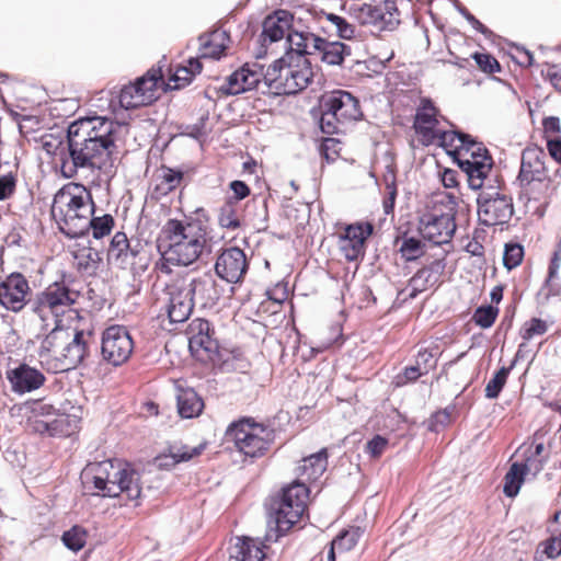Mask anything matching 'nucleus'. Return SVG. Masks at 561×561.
Instances as JSON below:
<instances>
[{
  "mask_svg": "<svg viewBox=\"0 0 561 561\" xmlns=\"http://www.w3.org/2000/svg\"><path fill=\"white\" fill-rule=\"evenodd\" d=\"M121 125L106 117L72 122L67 128V148L60 152V173L73 179L80 172L113 173L117 160L115 134Z\"/></svg>",
  "mask_w": 561,
  "mask_h": 561,
  "instance_id": "f257e3e1",
  "label": "nucleus"
},
{
  "mask_svg": "<svg viewBox=\"0 0 561 561\" xmlns=\"http://www.w3.org/2000/svg\"><path fill=\"white\" fill-rule=\"evenodd\" d=\"M308 496L309 489L302 482L294 481L284 486L270 505L263 539L238 538L228 561H263L268 545L276 542L302 517Z\"/></svg>",
  "mask_w": 561,
  "mask_h": 561,
  "instance_id": "f03ea898",
  "label": "nucleus"
},
{
  "mask_svg": "<svg viewBox=\"0 0 561 561\" xmlns=\"http://www.w3.org/2000/svg\"><path fill=\"white\" fill-rule=\"evenodd\" d=\"M294 54H296L295 49L288 44L285 55L274 60L266 70L257 61L247 62L229 75L224 84L213 90L217 96L238 95L254 89L259 90L263 83L265 88L261 90L263 94L273 92L276 95H282L285 68H287L288 59H294Z\"/></svg>",
  "mask_w": 561,
  "mask_h": 561,
  "instance_id": "7ed1b4c3",
  "label": "nucleus"
},
{
  "mask_svg": "<svg viewBox=\"0 0 561 561\" xmlns=\"http://www.w3.org/2000/svg\"><path fill=\"white\" fill-rule=\"evenodd\" d=\"M81 479L85 490L90 491L91 484L96 490L91 492L92 495L116 497L125 493L130 501H137L141 495L140 473L129 465L121 467L116 460L89 463Z\"/></svg>",
  "mask_w": 561,
  "mask_h": 561,
  "instance_id": "20e7f679",
  "label": "nucleus"
},
{
  "mask_svg": "<svg viewBox=\"0 0 561 561\" xmlns=\"http://www.w3.org/2000/svg\"><path fill=\"white\" fill-rule=\"evenodd\" d=\"M545 159V151L538 147H527L522 152L517 181L529 199L541 201L550 197L560 185V170L557 169L550 175Z\"/></svg>",
  "mask_w": 561,
  "mask_h": 561,
  "instance_id": "39448f33",
  "label": "nucleus"
},
{
  "mask_svg": "<svg viewBox=\"0 0 561 561\" xmlns=\"http://www.w3.org/2000/svg\"><path fill=\"white\" fill-rule=\"evenodd\" d=\"M319 127L327 135L339 134L344 124L363 117L358 99L346 90L325 92L319 100Z\"/></svg>",
  "mask_w": 561,
  "mask_h": 561,
  "instance_id": "423d86ee",
  "label": "nucleus"
},
{
  "mask_svg": "<svg viewBox=\"0 0 561 561\" xmlns=\"http://www.w3.org/2000/svg\"><path fill=\"white\" fill-rule=\"evenodd\" d=\"M226 436L234 442L238 450L244 456L256 458L263 456L270 448L274 431L251 417H242L228 426Z\"/></svg>",
  "mask_w": 561,
  "mask_h": 561,
  "instance_id": "0eeeda50",
  "label": "nucleus"
},
{
  "mask_svg": "<svg viewBox=\"0 0 561 561\" xmlns=\"http://www.w3.org/2000/svg\"><path fill=\"white\" fill-rule=\"evenodd\" d=\"M288 44L300 57L319 54L321 61L329 66H341L345 57L352 54L351 46L342 42H329L309 31L290 33Z\"/></svg>",
  "mask_w": 561,
  "mask_h": 561,
  "instance_id": "6e6552de",
  "label": "nucleus"
},
{
  "mask_svg": "<svg viewBox=\"0 0 561 561\" xmlns=\"http://www.w3.org/2000/svg\"><path fill=\"white\" fill-rule=\"evenodd\" d=\"M478 219L485 227L505 225L513 214V198L500 184L488 185L477 197Z\"/></svg>",
  "mask_w": 561,
  "mask_h": 561,
  "instance_id": "1a4fd4ad",
  "label": "nucleus"
},
{
  "mask_svg": "<svg viewBox=\"0 0 561 561\" xmlns=\"http://www.w3.org/2000/svg\"><path fill=\"white\" fill-rule=\"evenodd\" d=\"M77 295L64 279L56 280L28 301V307L43 322L58 319L66 309L76 302ZM58 322V320H56Z\"/></svg>",
  "mask_w": 561,
  "mask_h": 561,
  "instance_id": "9d476101",
  "label": "nucleus"
},
{
  "mask_svg": "<svg viewBox=\"0 0 561 561\" xmlns=\"http://www.w3.org/2000/svg\"><path fill=\"white\" fill-rule=\"evenodd\" d=\"M350 15L362 25H369L374 31H393L400 23V12L396 0H383L378 4L352 3Z\"/></svg>",
  "mask_w": 561,
  "mask_h": 561,
  "instance_id": "9b49d317",
  "label": "nucleus"
},
{
  "mask_svg": "<svg viewBox=\"0 0 561 561\" xmlns=\"http://www.w3.org/2000/svg\"><path fill=\"white\" fill-rule=\"evenodd\" d=\"M134 350V341L126 327L113 324L101 337V356L107 364L118 367L126 363Z\"/></svg>",
  "mask_w": 561,
  "mask_h": 561,
  "instance_id": "f8f14e48",
  "label": "nucleus"
},
{
  "mask_svg": "<svg viewBox=\"0 0 561 561\" xmlns=\"http://www.w3.org/2000/svg\"><path fill=\"white\" fill-rule=\"evenodd\" d=\"M206 242V231L198 226L195 231L187 234V239L169 245L162 243L158 245V251L168 263L175 266H187L201 256Z\"/></svg>",
  "mask_w": 561,
  "mask_h": 561,
  "instance_id": "ddd939ff",
  "label": "nucleus"
},
{
  "mask_svg": "<svg viewBox=\"0 0 561 561\" xmlns=\"http://www.w3.org/2000/svg\"><path fill=\"white\" fill-rule=\"evenodd\" d=\"M297 31L294 25V14L284 9H277L267 14L262 23V33L260 35L261 47L256 53V58H262L266 54V43H275Z\"/></svg>",
  "mask_w": 561,
  "mask_h": 561,
  "instance_id": "4468645a",
  "label": "nucleus"
},
{
  "mask_svg": "<svg viewBox=\"0 0 561 561\" xmlns=\"http://www.w3.org/2000/svg\"><path fill=\"white\" fill-rule=\"evenodd\" d=\"M28 280L19 272H13L0 282V305L8 311L21 312L32 298Z\"/></svg>",
  "mask_w": 561,
  "mask_h": 561,
  "instance_id": "2eb2a0df",
  "label": "nucleus"
},
{
  "mask_svg": "<svg viewBox=\"0 0 561 561\" xmlns=\"http://www.w3.org/2000/svg\"><path fill=\"white\" fill-rule=\"evenodd\" d=\"M94 203L83 209H61L59 206L51 207L50 214L57 222L59 231L69 239H79L88 233L89 218L94 214Z\"/></svg>",
  "mask_w": 561,
  "mask_h": 561,
  "instance_id": "dca6fc26",
  "label": "nucleus"
},
{
  "mask_svg": "<svg viewBox=\"0 0 561 561\" xmlns=\"http://www.w3.org/2000/svg\"><path fill=\"white\" fill-rule=\"evenodd\" d=\"M456 231L454 215L427 213L420 218L419 232L435 245L448 243Z\"/></svg>",
  "mask_w": 561,
  "mask_h": 561,
  "instance_id": "f3484780",
  "label": "nucleus"
},
{
  "mask_svg": "<svg viewBox=\"0 0 561 561\" xmlns=\"http://www.w3.org/2000/svg\"><path fill=\"white\" fill-rule=\"evenodd\" d=\"M313 78L311 60L308 56L300 57L294 54V59H288L285 68L282 95H294L306 89Z\"/></svg>",
  "mask_w": 561,
  "mask_h": 561,
  "instance_id": "a211bd4d",
  "label": "nucleus"
},
{
  "mask_svg": "<svg viewBox=\"0 0 561 561\" xmlns=\"http://www.w3.org/2000/svg\"><path fill=\"white\" fill-rule=\"evenodd\" d=\"M370 222L348 225L340 237V250L348 262L359 260L365 254L366 241L373 234Z\"/></svg>",
  "mask_w": 561,
  "mask_h": 561,
  "instance_id": "6ab92c4d",
  "label": "nucleus"
},
{
  "mask_svg": "<svg viewBox=\"0 0 561 561\" xmlns=\"http://www.w3.org/2000/svg\"><path fill=\"white\" fill-rule=\"evenodd\" d=\"M248 271V262L243 250L231 247L224 250L215 263L218 277L228 283H238Z\"/></svg>",
  "mask_w": 561,
  "mask_h": 561,
  "instance_id": "aec40b11",
  "label": "nucleus"
},
{
  "mask_svg": "<svg viewBox=\"0 0 561 561\" xmlns=\"http://www.w3.org/2000/svg\"><path fill=\"white\" fill-rule=\"evenodd\" d=\"M455 162L466 175L468 185L473 191L483 192L488 185H495L499 183L497 179H491L490 172L492 170L493 161L485 162L481 159L471 161L465 157H455Z\"/></svg>",
  "mask_w": 561,
  "mask_h": 561,
  "instance_id": "412c9836",
  "label": "nucleus"
},
{
  "mask_svg": "<svg viewBox=\"0 0 561 561\" xmlns=\"http://www.w3.org/2000/svg\"><path fill=\"white\" fill-rule=\"evenodd\" d=\"M7 379L14 393L24 394L39 389L45 380V375L37 368L25 363L7 370Z\"/></svg>",
  "mask_w": 561,
  "mask_h": 561,
  "instance_id": "4be33fe9",
  "label": "nucleus"
},
{
  "mask_svg": "<svg viewBox=\"0 0 561 561\" xmlns=\"http://www.w3.org/2000/svg\"><path fill=\"white\" fill-rule=\"evenodd\" d=\"M446 267L444 259L434 260L428 265L420 268L408 283V287L411 288L410 293L405 295L402 300H412L417 297L419 294L425 291L427 288L438 284L440 276L443 275Z\"/></svg>",
  "mask_w": 561,
  "mask_h": 561,
  "instance_id": "5701e85b",
  "label": "nucleus"
},
{
  "mask_svg": "<svg viewBox=\"0 0 561 561\" xmlns=\"http://www.w3.org/2000/svg\"><path fill=\"white\" fill-rule=\"evenodd\" d=\"M94 335L90 330H76L73 339L64 348L62 357L66 369L76 368L89 357Z\"/></svg>",
  "mask_w": 561,
  "mask_h": 561,
  "instance_id": "b1692460",
  "label": "nucleus"
},
{
  "mask_svg": "<svg viewBox=\"0 0 561 561\" xmlns=\"http://www.w3.org/2000/svg\"><path fill=\"white\" fill-rule=\"evenodd\" d=\"M93 198L91 192L80 183H68L59 188L53 198L51 207L59 206L61 209H73L92 206Z\"/></svg>",
  "mask_w": 561,
  "mask_h": 561,
  "instance_id": "393cba45",
  "label": "nucleus"
},
{
  "mask_svg": "<svg viewBox=\"0 0 561 561\" xmlns=\"http://www.w3.org/2000/svg\"><path fill=\"white\" fill-rule=\"evenodd\" d=\"M194 301L201 302L202 306L214 305L218 298L216 282L210 274L191 280L187 288H184Z\"/></svg>",
  "mask_w": 561,
  "mask_h": 561,
  "instance_id": "a878e982",
  "label": "nucleus"
},
{
  "mask_svg": "<svg viewBox=\"0 0 561 561\" xmlns=\"http://www.w3.org/2000/svg\"><path fill=\"white\" fill-rule=\"evenodd\" d=\"M437 113L438 111L431 99H421L413 123L415 133L423 137L434 136L435 127L438 124Z\"/></svg>",
  "mask_w": 561,
  "mask_h": 561,
  "instance_id": "bb28decb",
  "label": "nucleus"
},
{
  "mask_svg": "<svg viewBox=\"0 0 561 561\" xmlns=\"http://www.w3.org/2000/svg\"><path fill=\"white\" fill-rule=\"evenodd\" d=\"M194 301L185 289L180 288L172 291L168 306V317L172 323H183L186 321L194 308Z\"/></svg>",
  "mask_w": 561,
  "mask_h": 561,
  "instance_id": "cd10ccee",
  "label": "nucleus"
},
{
  "mask_svg": "<svg viewBox=\"0 0 561 561\" xmlns=\"http://www.w3.org/2000/svg\"><path fill=\"white\" fill-rule=\"evenodd\" d=\"M199 224H186L178 219H169L162 227L160 236L157 241V247L164 244H174L183 239H187V234L195 231Z\"/></svg>",
  "mask_w": 561,
  "mask_h": 561,
  "instance_id": "c85d7f7f",
  "label": "nucleus"
},
{
  "mask_svg": "<svg viewBox=\"0 0 561 561\" xmlns=\"http://www.w3.org/2000/svg\"><path fill=\"white\" fill-rule=\"evenodd\" d=\"M178 412L183 419L198 416L204 409V401L193 388L180 389L176 396Z\"/></svg>",
  "mask_w": 561,
  "mask_h": 561,
  "instance_id": "c756f323",
  "label": "nucleus"
},
{
  "mask_svg": "<svg viewBox=\"0 0 561 561\" xmlns=\"http://www.w3.org/2000/svg\"><path fill=\"white\" fill-rule=\"evenodd\" d=\"M327 466L328 450L327 448H322L318 453L305 457L302 463L298 467V471L301 474H306L308 479L316 480L322 476Z\"/></svg>",
  "mask_w": 561,
  "mask_h": 561,
  "instance_id": "7c9ffc66",
  "label": "nucleus"
},
{
  "mask_svg": "<svg viewBox=\"0 0 561 561\" xmlns=\"http://www.w3.org/2000/svg\"><path fill=\"white\" fill-rule=\"evenodd\" d=\"M51 420V436H70L79 430L81 416L78 413H59Z\"/></svg>",
  "mask_w": 561,
  "mask_h": 561,
  "instance_id": "2f4dec72",
  "label": "nucleus"
},
{
  "mask_svg": "<svg viewBox=\"0 0 561 561\" xmlns=\"http://www.w3.org/2000/svg\"><path fill=\"white\" fill-rule=\"evenodd\" d=\"M128 238L125 232H116L107 250V260L121 268L127 267Z\"/></svg>",
  "mask_w": 561,
  "mask_h": 561,
  "instance_id": "473e14b6",
  "label": "nucleus"
},
{
  "mask_svg": "<svg viewBox=\"0 0 561 561\" xmlns=\"http://www.w3.org/2000/svg\"><path fill=\"white\" fill-rule=\"evenodd\" d=\"M188 348L194 356L204 353L208 359H213L219 353V343L213 337V333L203 336H190Z\"/></svg>",
  "mask_w": 561,
  "mask_h": 561,
  "instance_id": "72a5a7b5",
  "label": "nucleus"
},
{
  "mask_svg": "<svg viewBox=\"0 0 561 561\" xmlns=\"http://www.w3.org/2000/svg\"><path fill=\"white\" fill-rule=\"evenodd\" d=\"M519 354H520V350L517 351V353L510 366L501 367L494 374V376L489 380V382L485 386V397L488 399L499 398L500 393L502 392V390L506 383V380L508 378L511 370L515 367V365L519 358Z\"/></svg>",
  "mask_w": 561,
  "mask_h": 561,
  "instance_id": "f704fd0d",
  "label": "nucleus"
},
{
  "mask_svg": "<svg viewBox=\"0 0 561 561\" xmlns=\"http://www.w3.org/2000/svg\"><path fill=\"white\" fill-rule=\"evenodd\" d=\"M525 469L520 462H513L504 476L503 492L507 497H515L525 481Z\"/></svg>",
  "mask_w": 561,
  "mask_h": 561,
  "instance_id": "c9c22d12",
  "label": "nucleus"
},
{
  "mask_svg": "<svg viewBox=\"0 0 561 561\" xmlns=\"http://www.w3.org/2000/svg\"><path fill=\"white\" fill-rule=\"evenodd\" d=\"M163 80V73L161 68L151 69L147 71L146 75L137 78L133 85L139 90L140 93H144L146 98L150 99V104L157 99L156 91L159 81Z\"/></svg>",
  "mask_w": 561,
  "mask_h": 561,
  "instance_id": "e433bc0d",
  "label": "nucleus"
},
{
  "mask_svg": "<svg viewBox=\"0 0 561 561\" xmlns=\"http://www.w3.org/2000/svg\"><path fill=\"white\" fill-rule=\"evenodd\" d=\"M228 36L226 32H213L210 35L202 34L198 37L201 43V51L202 57H210L214 59H219L225 50L226 45L224 43H215L216 38H224Z\"/></svg>",
  "mask_w": 561,
  "mask_h": 561,
  "instance_id": "4c0bfd02",
  "label": "nucleus"
},
{
  "mask_svg": "<svg viewBox=\"0 0 561 561\" xmlns=\"http://www.w3.org/2000/svg\"><path fill=\"white\" fill-rule=\"evenodd\" d=\"M118 102L123 108L131 110L149 105L150 99L146 98L144 93H140L139 90L130 83L122 88L118 95Z\"/></svg>",
  "mask_w": 561,
  "mask_h": 561,
  "instance_id": "58836bf2",
  "label": "nucleus"
},
{
  "mask_svg": "<svg viewBox=\"0 0 561 561\" xmlns=\"http://www.w3.org/2000/svg\"><path fill=\"white\" fill-rule=\"evenodd\" d=\"M218 224L221 228L236 230L241 226L237 215V204L232 197H228L218 210Z\"/></svg>",
  "mask_w": 561,
  "mask_h": 561,
  "instance_id": "ea45409f",
  "label": "nucleus"
},
{
  "mask_svg": "<svg viewBox=\"0 0 561 561\" xmlns=\"http://www.w3.org/2000/svg\"><path fill=\"white\" fill-rule=\"evenodd\" d=\"M113 227L114 218L110 214H105L101 217H90L88 221V232L92 230L94 239H102L110 234Z\"/></svg>",
  "mask_w": 561,
  "mask_h": 561,
  "instance_id": "a19ab883",
  "label": "nucleus"
},
{
  "mask_svg": "<svg viewBox=\"0 0 561 561\" xmlns=\"http://www.w3.org/2000/svg\"><path fill=\"white\" fill-rule=\"evenodd\" d=\"M399 252H400L402 259H404V261H407V262L416 261L417 259L423 256L425 253L424 244L417 238L408 237V238L403 239V241L400 245Z\"/></svg>",
  "mask_w": 561,
  "mask_h": 561,
  "instance_id": "79ce46f5",
  "label": "nucleus"
},
{
  "mask_svg": "<svg viewBox=\"0 0 561 561\" xmlns=\"http://www.w3.org/2000/svg\"><path fill=\"white\" fill-rule=\"evenodd\" d=\"M497 314V307L492 305H482L474 310L472 320L481 329H489L495 322Z\"/></svg>",
  "mask_w": 561,
  "mask_h": 561,
  "instance_id": "37998d69",
  "label": "nucleus"
},
{
  "mask_svg": "<svg viewBox=\"0 0 561 561\" xmlns=\"http://www.w3.org/2000/svg\"><path fill=\"white\" fill-rule=\"evenodd\" d=\"M85 537V530L76 525L62 534L61 540L69 550L77 552L84 547Z\"/></svg>",
  "mask_w": 561,
  "mask_h": 561,
  "instance_id": "c03bdc74",
  "label": "nucleus"
},
{
  "mask_svg": "<svg viewBox=\"0 0 561 561\" xmlns=\"http://www.w3.org/2000/svg\"><path fill=\"white\" fill-rule=\"evenodd\" d=\"M524 257V248L518 243H507L504 248L503 264L511 271L517 267Z\"/></svg>",
  "mask_w": 561,
  "mask_h": 561,
  "instance_id": "a18cd8bd",
  "label": "nucleus"
},
{
  "mask_svg": "<svg viewBox=\"0 0 561 561\" xmlns=\"http://www.w3.org/2000/svg\"><path fill=\"white\" fill-rule=\"evenodd\" d=\"M472 58L480 68V70L485 73L500 72L502 69L496 58L489 53L476 51L474 54H472Z\"/></svg>",
  "mask_w": 561,
  "mask_h": 561,
  "instance_id": "49530a36",
  "label": "nucleus"
},
{
  "mask_svg": "<svg viewBox=\"0 0 561 561\" xmlns=\"http://www.w3.org/2000/svg\"><path fill=\"white\" fill-rule=\"evenodd\" d=\"M184 173L179 169L163 167L161 169V185H164L165 193L176 188L183 180Z\"/></svg>",
  "mask_w": 561,
  "mask_h": 561,
  "instance_id": "de8ad7c7",
  "label": "nucleus"
},
{
  "mask_svg": "<svg viewBox=\"0 0 561 561\" xmlns=\"http://www.w3.org/2000/svg\"><path fill=\"white\" fill-rule=\"evenodd\" d=\"M457 11L470 23V25L479 33L484 35L485 38L491 39L494 33L481 23L466 7L461 3L456 4Z\"/></svg>",
  "mask_w": 561,
  "mask_h": 561,
  "instance_id": "09e8293b",
  "label": "nucleus"
},
{
  "mask_svg": "<svg viewBox=\"0 0 561 561\" xmlns=\"http://www.w3.org/2000/svg\"><path fill=\"white\" fill-rule=\"evenodd\" d=\"M548 327L546 321L539 318H531L528 322L525 323L524 329L520 333L522 337L526 341H529L535 335H542L547 332Z\"/></svg>",
  "mask_w": 561,
  "mask_h": 561,
  "instance_id": "8fccbe9b",
  "label": "nucleus"
},
{
  "mask_svg": "<svg viewBox=\"0 0 561 561\" xmlns=\"http://www.w3.org/2000/svg\"><path fill=\"white\" fill-rule=\"evenodd\" d=\"M426 375L423 373L419 365L408 366L403 371L396 376L394 383L397 387H403L410 382L416 381L421 376Z\"/></svg>",
  "mask_w": 561,
  "mask_h": 561,
  "instance_id": "3c124183",
  "label": "nucleus"
},
{
  "mask_svg": "<svg viewBox=\"0 0 561 561\" xmlns=\"http://www.w3.org/2000/svg\"><path fill=\"white\" fill-rule=\"evenodd\" d=\"M204 447H205L204 444H201L195 447H190L186 445H181V446L172 445V446H170L169 450H171L175 455V457L178 458V460L180 462H183V461H188L192 458H194L195 456L201 455Z\"/></svg>",
  "mask_w": 561,
  "mask_h": 561,
  "instance_id": "603ef678",
  "label": "nucleus"
},
{
  "mask_svg": "<svg viewBox=\"0 0 561 561\" xmlns=\"http://www.w3.org/2000/svg\"><path fill=\"white\" fill-rule=\"evenodd\" d=\"M459 146L455 147V150L448 153L455 159V157H462L468 154L471 149L477 146V140L469 134L458 130Z\"/></svg>",
  "mask_w": 561,
  "mask_h": 561,
  "instance_id": "864d4df0",
  "label": "nucleus"
},
{
  "mask_svg": "<svg viewBox=\"0 0 561 561\" xmlns=\"http://www.w3.org/2000/svg\"><path fill=\"white\" fill-rule=\"evenodd\" d=\"M193 77L188 75L184 67H178L174 73L170 77L167 88L169 90H180L191 83Z\"/></svg>",
  "mask_w": 561,
  "mask_h": 561,
  "instance_id": "5fc2aeb1",
  "label": "nucleus"
},
{
  "mask_svg": "<svg viewBox=\"0 0 561 561\" xmlns=\"http://www.w3.org/2000/svg\"><path fill=\"white\" fill-rule=\"evenodd\" d=\"M333 549L340 552L351 550L357 543V536L354 531H342L333 540Z\"/></svg>",
  "mask_w": 561,
  "mask_h": 561,
  "instance_id": "6e6d98bb",
  "label": "nucleus"
},
{
  "mask_svg": "<svg viewBox=\"0 0 561 561\" xmlns=\"http://www.w3.org/2000/svg\"><path fill=\"white\" fill-rule=\"evenodd\" d=\"M386 188L388 191V197L383 201V209L387 215H389L393 208L397 197V187H396V176L392 171L389 172L388 175L385 176Z\"/></svg>",
  "mask_w": 561,
  "mask_h": 561,
  "instance_id": "4d7b16f0",
  "label": "nucleus"
},
{
  "mask_svg": "<svg viewBox=\"0 0 561 561\" xmlns=\"http://www.w3.org/2000/svg\"><path fill=\"white\" fill-rule=\"evenodd\" d=\"M436 353L434 350H420L416 355V365H419L423 373L427 374L436 366Z\"/></svg>",
  "mask_w": 561,
  "mask_h": 561,
  "instance_id": "13d9d810",
  "label": "nucleus"
},
{
  "mask_svg": "<svg viewBox=\"0 0 561 561\" xmlns=\"http://www.w3.org/2000/svg\"><path fill=\"white\" fill-rule=\"evenodd\" d=\"M547 460V457H533V455L525 454V461L520 465L525 469V474L533 472L534 476H537L543 469Z\"/></svg>",
  "mask_w": 561,
  "mask_h": 561,
  "instance_id": "bf43d9fd",
  "label": "nucleus"
},
{
  "mask_svg": "<svg viewBox=\"0 0 561 561\" xmlns=\"http://www.w3.org/2000/svg\"><path fill=\"white\" fill-rule=\"evenodd\" d=\"M127 252V266L135 265L136 260L139 259V261H142V259H146L144 256L145 252V245L139 239H131L128 240V250Z\"/></svg>",
  "mask_w": 561,
  "mask_h": 561,
  "instance_id": "052dcab7",
  "label": "nucleus"
},
{
  "mask_svg": "<svg viewBox=\"0 0 561 561\" xmlns=\"http://www.w3.org/2000/svg\"><path fill=\"white\" fill-rule=\"evenodd\" d=\"M388 446V439L381 435H375L366 444V451L373 457L378 458L382 455Z\"/></svg>",
  "mask_w": 561,
  "mask_h": 561,
  "instance_id": "680f3d73",
  "label": "nucleus"
},
{
  "mask_svg": "<svg viewBox=\"0 0 561 561\" xmlns=\"http://www.w3.org/2000/svg\"><path fill=\"white\" fill-rule=\"evenodd\" d=\"M428 138H437L442 147L455 149L457 147L455 141L458 140V130H434V136Z\"/></svg>",
  "mask_w": 561,
  "mask_h": 561,
  "instance_id": "e2e57ef3",
  "label": "nucleus"
},
{
  "mask_svg": "<svg viewBox=\"0 0 561 561\" xmlns=\"http://www.w3.org/2000/svg\"><path fill=\"white\" fill-rule=\"evenodd\" d=\"M190 336H203L209 333H214L209 321L205 319H194L188 325Z\"/></svg>",
  "mask_w": 561,
  "mask_h": 561,
  "instance_id": "0e129e2a",
  "label": "nucleus"
},
{
  "mask_svg": "<svg viewBox=\"0 0 561 561\" xmlns=\"http://www.w3.org/2000/svg\"><path fill=\"white\" fill-rule=\"evenodd\" d=\"M450 421V414L447 410L437 411L434 413L428 422V430L432 432H439Z\"/></svg>",
  "mask_w": 561,
  "mask_h": 561,
  "instance_id": "69168bd1",
  "label": "nucleus"
},
{
  "mask_svg": "<svg viewBox=\"0 0 561 561\" xmlns=\"http://www.w3.org/2000/svg\"><path fill=\"white\" fill-rule=\"evenodd\" d=\"M542 552L550 559H556L561 554V538L550 537L540 543Z\"/></svg>",
  "mask_w": 561,
  "mask_h": 561,
  "instance_id": "338daca9",
  "label": "nucleus"
},
{
  "mask_svg": "<svg viewBox=\"0 0 561 561\" xmlns=\"http://www.w3.org/2000/svg\"><path fill=\"white\" fill-rule=\"evenodd\" d=\"M56 411L51 404L36 402L32 408V416L30 419H53Z\"/></svg>",
  "mask_w": 561,
  "mask_h": 561,
  "instance_id": "774afa93",
  "label": "nucleus"
}]
</instances>
